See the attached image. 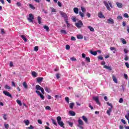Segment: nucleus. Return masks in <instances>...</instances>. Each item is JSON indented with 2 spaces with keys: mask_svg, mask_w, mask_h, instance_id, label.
<instances>
[{
  "mask_svg": "<svg viewBox=\"0 0 129 129\" xmlns=\"http://www.w3.org/2000/svg\"><path fill=\"white\" fill-rule=\"evenodd\" d=\"M56 76L57 79H59L60 78V75L59 74H56Z\"/></svg>",
  "mask_w": 129,
  "mask_h": 129,
  "instance_id": "nucleus-63",
  "label": "nucleus"
},
{
  "mask_svg": "<svg viewBox=\"0 0 129 129\" xmlns=\"http://www.w3.org/2000/svg\"><path fill=\"white\" fill-rule=\"evenodd\" d=\"M110 50L111 51H113V53L115 54V52H116V48H115V47H110Z\"/></svg>",
  "mask_w": 129,
  "mask_h": 129,
  "instance_id": "nucleus-14",
  "label": "nucleus"
},
{
  "mask_svg": "<svg viewBox=\"0 0 129 129\" xmlns=\"http://www.w3.org/2000/svg\"><path fill=\"white\" fill-rule=\"evenodd\" d=\"M41 21H42V18H41V17L38 16V24H39V25H41V24H42V22H41Z\"/></svg>",
  "mask_w": 129,
  "mask_h": 129,
  "instance_id": "nucleus-24",
  "label": "nucleus"
},
{
  "mask_svg": "<svg viewBox=\"0 0 129 129\" xmlns=\"http://www.w3.org/2000/svg\"><path fill=\"white\" fill-rule=\"evenodd\" d=\"M107 105H109V106H111L110 108H112V104L111 103H109V102L107 103Z\"/></svg>",
  "mask_w": 129,
  "mask_h": 129,
  "instance_id": "nucleus-57",
  "label": "nucleus"
},
{
  "mask_svg": "<svg viewBox=\"0 0 129 129\" xmlns=\"http://www.w3.org/2000/svg\"><path fill=\"white\" fill-rule=\"evenodd\" d=\"M17 6H18V7H21V6H22V4L20 2H17Z\"/></svg>",
  "mask_w": 129,
  "mask_h": 129,
  "instance_id": "nucleus-62",
  "label": "nucleus"
},
{
  "mask_svg": "<svg viewBox=\"0 0 129 129\" xmlns=\"http://www.w3.org/2000/svg\"><path fill=\"white\" fill-rule=\"evenodd\" d=\"M74 106V103H70V108L71 109H73V107Z\"/></svg>",
  "mask_w": 129,
  "mask_h": 129,
  "instance_id": "nucleus-30",
  "label": "nucleus"
},
{
  "mask_svg": "<svg viewBox=\"0 0 129 129\" xmlns=\"http://www.w3.org/2000/svg\"><path fill=\"white\" fill-rule=\"evenodd\" d=\"M51 12L52 13H56L57 12V11H56V9H55L54 8H51Z\"/></svg>",
  "mask_w": 129,
  "mask_h": 129,
  "instance_id": "nucleus-46",
  "label": "nucleus"
},
{
  "mask_svg": "<svg viewBox=\"0 0 129 129\" xmlns=\"http://www.w3.org/2000/svg\"><path fill=\"white\" fill-rule=\"evenodd\" d=\"M98 16L99 17V18H100V19H102V18H104V16L103 15V14H102V12H100L98 14Z\"/></svg>",
  "mask_w": 129,
  "mask_h": 129,
  "instance_id": "nucleus-13",
  "label": "nucleus"
},
{
  "mask_svg": "<svg viewBox=\"0 0 129 129\" xmlns=\"http://www.w3.org/2000/svg\"><path fill=\"white\" fill-rule=\"evenodd\" d=\"M51 120L52 121V123L53 124H54L55 125H56V126H57V125H58V124H57V122L56 121V120H55L54 119H51Z\"/></svg>",
  "mask_w": 129,
  "mask_h": 129,
  "instance_id": "nucleus-25",
  "label": "nucleus"
},
{
  "mask_svg": "<svg viewBox=\"0 0 129 129\" xmlns=\"http://www.w3.org/2000/svg\"><path fill=\"white\" fill-rule=\"evenodd\" d=\"M45 91H46V92H47V93H50V92H51V90H50V89H49V88H48V87H46L45 88Z\"/></svg>",
  "mask_w": 129,
  "mask_h": 129,
  "instance_id": "nucleus-23",
  "label": "nucleus"
},
{
  "mask_svg": "<svg viewBox=\"0 0 129 129\" xmlns=\"http://www.w3.org/2000/svg\"><path fill=\"white\" fill-rule=\"evenodd\" d=\"M56 120L58 125H60L61 127H64V122L62 121V118L61 117V116H57L56 118Z\"/></svg>",
  "mask_w": 129,
  "mask_h": 129,
  "instance_id": "nucleus-2",
  "label": "nucleus"
},
{
  "mask_svg": "<svg viewBox=\"0 0 129 129\" xmlns=\"http://www.w3.org/2000/svg\"><path fill=\"white\" fill-rule=\"evenodd\" d=\"M5 88L6 89H11V87H10V86L8 85H6Z\"/></svg>",
  "mask_w": 129,
  "mask_h": 129,
  "instance_id": "nucleus-43",
  "label": "nucleus"
},
{
  "mask_svg": "<svg viewBox=\"0 0 129 129\" xmlns=\"http://www.w3.org/2000/svg\"><path fill=\"white\" fill-rule=\"evenodd\" d=\"M119 103H122L123 102V99L122 98H120L119 100Z\"/></svg>",
  "mask_w": 129,
  "mask_h": 129,
  "instance_id": "nucleus-51",
  "label": "nucleus"
},
{
  "mask_svg": "<svg viewBox=\"0 0 129 129\" xmlns=\"http://www.w3.org/2000/svg\"><path fill=\"white\" fill-rule=\"evenodd\" d=\"M77 39H83V36H82V35H78L77 36Z\"/></svg>",
  "mask_w": 129,
  "mask_h": 129,
  "instance_id": "nucleus-36",
  "label": "nucleus"
},
{
  "mask_svg": "<svg viewBox=\"0 0 129 129\" xmlns=\"http://www.w3.org/2000/svg\"><path fill=\"white\" fill-rule=\"evenodd\" d=\"M122 19V16H118L117 17V20H121Z\"/></svg>",
  "mask_w": 129,
  "mask_h": 129,
  "instance_id": "nucleus-58",
  "label": "nucleus"
},
{
  "mask_svg": "<svg viewBox=\"0 0 129 129\" xmlns=\"http://www.w3.org/2000/svg\"><path fill=\"white\" fill-rule=\"evenodd\" d=\"M108 24H110L111 25H113L114 24V21L112 18H109L107 20Z\"/></svg>",
  "mask_w": 129,
  "mask_h": 129,
  "instance_id": "nucleus-8",
  "label": "nucleus"
},
{
  "mask_svg": "<svg viewBox=\"0 0 129 129\" xmlns=\"http://www.w3.org/2000/svg\"><path fill=\"white\" fill-rule=\"evenodd\" d=\"M125 65L126 67H127V68H129V64H128V62H125Z\"/></svg>",
  "mask_w": 129,
  "mask_h": 129,
  "instance_id": "nucleus-64",
  "label": "nucleus"
},
{
  "mask_svg": "<svg viewBox=\"0 0 129 129\" xmlns=\"http://www.w3.org/2000/svg\"><path fill=\"white\" fill-rule=\"evenodd\" d=\"M71 40L72 41H76V38L74 36H72L71 38Z\"/></svg>",
  "mask_w": 129,
  "mask_h": 129,
  "instance_id": "nucleus-52",
  "label": "nucleus"
},
{
  "mask_svg": "<svg viewBox=\"0 0 129 129\" xmlns=\"http://www.w3.org/2000/svg\"><path fill=\"white\" fill-rule=\"evenodd\" d=\"M112 78L114 82H115V83H117V79H116V77H115V76H112Z\"/></svg>",
  "mask_w": 129,
  "mask_h": 129,
  "instance_id": "nucleus-21",
  "label": "nucleus"
},
{
  "mask_svg": "<svg viewBox=\"0 0 129 129\" xmlns=\"http://www.w3.org/2000/svg\"><path fill=\"white\" fill-rule=\"evenodd\" d=\"M124 77L125 79H126V80L128 79V77L127 76V75L126 74H124Z\"/></svg>",
  "mask_w": 129,
  "mask_h": 129,
  "instance_id": "nucleus-48",
  "label": "nucleus"
},
{
  "mask_svg": "<svg viewBox=\"0 0 129 129\" xmlns=\"http://www.w3.org/2000/svg\"><path fill=\"white\" fill-rule=\"evenodd\" d=\"M86 61L87 62H88V63H89V62H90V57H86Z\"/></svg>",
  "mask_w": 129,
  "mask_h": 129,
  "instance_id": "nucleus-38",
  "label": "nucleus"
},
{
  "mask_svg": "<svg viewBox=\"0 0 129 129\" xmlns=\"http://www.w3.org/2000/svg\"><path fill=\"white\" fill-rule=\"evenodd\" d=\"M104 68H105V69H108V70H109V71H111V70H112L111 67L107 66H104Z\"/></svg>",
  "mask_w": 129,
  "mask_h": 129,
  "instance_id": "nucleus-20",
  "label": "nucleus"
},
{
  "mask_svg": "<svg viewBox=\"0 0 129 129\" xmlns=\"http://www.w3.org/2000/svg\"><path fill=\"white\" fill-rule=\"evenodd\" d=\"M65 100L67 102V103H69V98L68 97H65Z\"/></svg>",
  "mask_w": 129,
  "mask_h": 129,
  "instance_id": "nucleus-45",
  "label": "nucleus"
},
{
  "mask_svg": "<svg viewBox=\"0 0 129 129\" xmlns=\"http://www.w3.org/2000/svg\"><path fill=\"white\" fill-rule=\"evenodd\" d=\"M116 5H117V7L119 8H122V3H119L118 2L116 3Z\"/></svg>",
  "mask_w": 129,
  "mask_h": 129,
  "instance_id": "nucleus-16",
  "label": "nucleus"
},
{
  "mask_svg": "<svg viewBox=\"0 0 129 129\" xmlns=\"http://www.w3.org/2000/svg\"><path fill=\"white\" fill-rule=\"evenodd\" d=\"M71 61H76V58H75L74 57H72L70 58Z\"/></svg>",
  "mask_w": 129,
  "mask_h": 129,
  "instance_id": "nucleus-54",
  "label": "nucleus"
},
{
  "mask_svg": "<svg viewBox=\"0 0 129 129\" xmlns=\"http://www.w3.org/2000/svg\"><path fill=\"white\" fill-rule=\"evenodd\" d=\"M98 59L99 60H103V57H102V56L100 55L99 56H98Z\"/></svg>",
  "mask_w": 129,
  "mask_h": 129,
  "instance_id": "nucleus-49",
  "label": "nucleus"
},
{
  "mask_svg": "<svg viewBox=\"0 0 129 129\" xmlns=\"http://www.w3.org/2000/svg\"><path fill=\"white\" fill-rule=\"evenodd\" d=\"M34 15L32 14H29V17L27 18L28 21L29 23H33L34 22Z\"/></svg>",
  "mask_w": 129,
  "mask_h": 129,
  "instance_id": "nucleus-4",
  "label": "nucleus"
},
{
  "mask_svg": "<svg viewBox=\"0 0 129 129\" xmlns=\"http://www.w3.org/2000/svg\"><path fill=\"white\" fill-rule=\"evenodd\" d=\"M24 121L26 125H29L30 124V121H29V120H24Z\"/></svg>",
  "mask_w": 129,
  "mask_h": 129,
  "instance_id": "nucleus-26",
  "label": "nucleus"
},
{
  "mask_svg": "<svg viewBox=\"0 0 129 129\" xmlns=\"http://www.w3.org/2000/svg\"><path fill=\"white\" fill-rule=\"evenodd\" d=\"M78 123L79 124L77 125L78 127H79L81 129L84 128L83 126H82L84 124L83 121H82V120H81V119H79L78 120Z\"/></svg>",
  "mask_w": 129,
  "mask_h": 129,
  "instance_id": "nucleus-3",
  "label": "nucleus"
},
{
  "mask_svg": "<svg viewBox=\"0 0 129 129\" xmlns=\"http://www.w3.org/2000/svg\"><path fill=\"white\" fill-rule=\"evenodd\" d=\"M4 126L5 128H7V129L9 128V124H5Z\"/></svg>",
  "mask_w": 129,
  "mask_h": 129,
  "instance_id": "nucleus-55",
  "label": "nucleus"
},
{
  "mask_svg": "<svg viewBox=\"0 0 129 129\" xmlns=\"http://www.w3.org/2000/svg\"><path fill=\"white\" fill-rule=\"evenodd\" d=\"M88 28L89 29V30L91 31V32H94V29L92 27L90 26H88Z\"/></svg>",
  "mask_w": 129,
  "mask_h": 129,
  "instance_id": "nucleus-28",
  "label": "nucleus"
},
{
  "mask_svg": "<svg viewBox=\"0 0 129 129\" xmlns=\"http://www.w3.org/2000/svg\"><path fill=\"white\" fill-rule=\"evenodd\" d=\"M81 10L82 12H83V13H85V11H86L85 8H84V7H81Z\"/></svg>",
  "mask_w": 129,
  "mask_h": 129,
  "instance_id": "nucleus-44",
  "label": "nucleus"
},
{
  "mask_svg": "<svg viewBox=\"0 0 129 129\" xmlns=\"http://www.w3.org/2000/svg\"><path fill=\"white\" fill-rule=\"evenodd\" d=\"M75 26L77 27V28H81L82 26H83V23H82V21L81 20H79L78 23H76L75 24Z\"/></svg>",
  "mask_w": 129,
  "mask_h": 129,
  "instance_id": "nucleus-5",
  "label": "nucleus"
},
{
  "mask_svg": "<svg viewBox=\"0 0 129 129\" xmlns=\"http://www.w3.org/2000/svg\"><path fill=\"white\" fill-rule=\"evenodd\" d=\"M59 14H60V16H61V17H62V18H66V17H68L67 14H66V13H65L62 11H60Z\"/></svg>",
  "mask_w": 129,
  "mask_h": 129,
  "instance_id": "nucleus-11",
  "label": "nucleus"
},
{
  "mask_svg": "<svg viewBox=\"0 0 129 129\" xmlns=\"http://www.w3.org/2000/svg\"><path fill=\"white\" fill-rule=\"evenodd\" d=\"M68 123L69 124L70 126H71V127H72V126H73V122H71L70 121H68Z\"/></svg>",
  "mask_w": 129,
  "mask_h": 129,
  "instance_id": "nucleus-41",
  "label": "nucleus"
},
{
  "mask_svg": "<svg viewBox=\"0 0 129 129\" xmlns=\"http://www.w3.org/2000/svg\"><path fill=\"white\" fill-rule=\"evenodd\" d=\"M123 16H124V17H125V18H128V14H126V13H125V14H124V15H123Z\"/></svg>",
  "mask_w": 129,
  "mask_h": 129,
  "instance_id": "nucleus-60",
  "label": "nucleus"
},
{
  "mask_svg": "<svg viewBox=\"0 0 129 129\" xmlns=\"http://www.w3.org/2000/svg\"><path fill=\"white\" fill-rule=\"evenodd\" d=\"M79 14L80 17H81L82 18H84V13L81 12V11L79 12Z\"/></svg>",
  "mask_w": 129,
  "mask_h": 129,
  "instance_id": "nucleus-32",
  "label": "nucleus"
},
{
  "mask_svg": "<svg viewBox=\"0 0 129 129\" xmlns=\"http://www.w3.org/2000/svg\"><path fill=\"white\" fill-rule=\"evenodd\" d=\"M40 90L41 91L42 94H45V91L44 90V88H42Z\"/></svg>",
  "mask_w": 129,
  "mask_h": 129,
  "instance_id": "nucleus-50",
  "label": "nucleus"
},
{
  "mask_svg": "<svg viewBox=\"0 0 129 129\" xmlns=\"http://www.w3.org/2000/svg\"><path fill=\"white\" fill-rule=\"evenodd\" d=\"M103 4H104V5H105V6L106 8H107V10L108 11H110V7H109V5H108V4L107 3V2H106V1H104Z\"/></svg>",
  "mask_w": 129,
  "mask_h": 129,
  "instance_id": "nucleus-10",
  "label": "nucleus"
},
{
  "mask_svg": "<svg viewBox=\"0 0 129 129\" xmlns=\"http://www.w3.org/2000/svg\"><path fill=\"white\" fill-rule=\"evenodd\" d=\"M82 58H83L84 59V58H85V57H86V55L85 53H82Z\"/></svg>",
  "mask_w": 129,
  "mask_h": 129,
  "instance_id": "nucleus-61",
  "label": "nucleus"
},
{
  "mask_svg": "<svg viewBox=\"0 0 129 129\" xmlns=\"http://www.w3.org/2000/svg\"><path fill=\"white\" fill-rule=\"evenodd\" d=\"M121 41L122 44H126V41H125V39H124L123 38H121Z\"/></svg>",
  "mask_w": 129,
  "mask_h": 129,
  "instance_id": "nucleus-33",
  "label": "nucleus"
},
{
  "mask_svg": "<svg viewBox=\"0 0 129 129\" xmlns=\"http://www.w3.org/2000/svg\"><path fill=\"white\" fill-rule=\"evenodd\" d=\"M74 12L75 14H78V12H79L78 8H74Z\"/></svg>",
  "mask_w": 129,
  "mask_h": 129,
  "instance_id": "nucleus-29",
  "label": "nucleus"
},
{
  "mask_svg": "<svg viewBox=\"0 0 129 129\" xmlns=\"http://www.w3.org/2000/svg\"><path fill=\"white\" fill-rule=\"evenodd\" d=\"M54 97H55V98H61V96H59L58 95H55L54 96Z\"/></svg>",
  "mask_w": 129,
  "mask_h": 129,
  "instance_id": "nucleus-59",
  "label": "nucleus"
},
{
  "mask_svg": "<svg viewBox=\"0 0 129 129\" xmlns=\"http://www.w3.org/2000/svg\"><path fill=\"white\" fill-rule=\"evenodd\" d=\"M90 53H91V54H92V55H94V56H96L97 55V51H91Z\"/></svg>",
  "mask_w": 129,
  "mask_h": 129,
  "instance_id": "nucleus-27",
  "label": "nucleus"
},
{
  "mask_svg": "<svg viewBox=\"0 0 129 129\" xmlns=\"http://www.w3.org/2000/svg\"><path fill=\"white\" fill-rule=\"evenodd\" d=\"M60 32L61 33V34H64V35L67 34V32H66V30H61Z\"/></svg>",
  "mask_w": 129,
  "mask_h": 129,
  "instance_id": "nucleus-34",
  "label": "nucleus"
},
{
  "mask_svg": "<svg viewBox=\"0 0 129 129\" xmlns=\"http://www.w3.org/2000/svg\"><path fill=\"white\" fill-rule=\"evenodd\" d=\"M23 86L25 89H28V84H27V82H24L23 83Z\"/></svg>",
  "mask_w": 129,
  "mask_h": 129,
  "instance_id": "nucleus-19",
  "label": "nucleus"
},
{
  "mask_svg": "<svg viewBox=\"0 0 129 129\" xmlns=\"http://www.w3.org/2000/svg\"><path fill=\"white\" fill-rule=\"evenodd\" d=\"M38 50H39V46H35L34 51H35V52H37Z\"/></svg>",
  "mask_w": 129,
  "mask_h": 129,
  "instance_id": "nucleus-42",
  "label": "nucleus"
},
{
  "mask_svg": "<svg viewBox=\"0 0 129 129\" xmlns=\"http://www.w3.org/2000/svg\"><path fill=\"white\" fill-rule=\"evenodd\" d=\"M41 88H42V87H41V86H40V85H36V89L37 90L36 91V92L37 93L38 95H39L40 97V98H41V99H42V100H44V99H45V96H44L43 95V94H42V93H41L40 91H38V90H40Z\"/></svg>",
  "mask_w": 129,
  "mask_h": 129,
  "instance_id": "nucleus-1",
  "label": "nucleus"
},
{
  "mask_svg": "<svg viewBox=\"0 0 129 129\" xmlns=\"http://www.w3.org/2000/svg\"><path fill=\"white\" fill-rule=\"evenodd\" d=\"M66 50H70V45L67 44L66 45Z\"/></svg>",
  "mask_w": 129,
  "mask_h": 129,
  "instance_id": "nucleus-39",
  "label": "nucleus"
},
{
  "mask_svg": "<svg viewBox=\"0 0 129 129\" xmlns=\"http://www.w3.org/2000/svg\"><path fill=\"white\" fill-rule=\"evenodd\" d=\"M93 100H94L97 104L100 105V102H99V100L98 99V97H93Z\"/></svg>",
  "mask_w": 129,
  "mask_h": 129,
  "instance_id": "nucleus-7",
  "label": "nucleus"
},
{
  "mask_svg": "<svg viewBox=\"0 0 129 129\" xmlns=\"http://www.w3.org/2000/svg\"><path fill=\"white\" fill-rule=\"evenodd\" d=\"M124 59L125 60V61H127V60H128V56L126 55H125Z\"/></svg>",
  "mask_w": 129,
  "mask_h": 129,
  "instance_id": "nucleus-56",
  "label": "nucleus"
},
{
  "mask_svg": "<svg viewBox=\"0 0 129 129\" xmlns=\"http://www.w3.org/2000/svg\"><path fill=\"white\" fill-rule=\"evenodd\" d=\"M21 37L22 39H23V40H24V42L28 41V39H27V38H26L25 36H24V35H21Z\"/></svg>",
  "mask_w": 129,
  "mask_h": 129,
  "instance_id": "nucleus-22",
  "label": "nucleus"
},
{
  "mask_svg": "<svg viewBox=\"0 0 129 129\" xmlns=\"http://www.w3.org/2000/svg\"><path fill=\"white\" fill-rule=\"evenodd\" d=\"M57 5H58V7H59L60 8L62 7V3L61 2H58Z\"/></svg>",
  "mask_w": 129,
  "mask_h": 129,
  "instance_id": "nucleus-47",
  "label": "nucleus"
},
{
  "mask_svg": "<svg viewBox=\"0 0 129 129\" xmlns=\"http://www.w3.org/2000/svg\"><path fill=\"white\" fill-rule=\"evenodd\" d=\"M3 93L4 94H5V95H6V96H8V97H10L11 98H13V97L12 96V94H11L10 92L7 91H4Z\"/></svg>",
  "mask_w": 129,
  "mask_h": 129,
  "instance_id": "nucleus-6",
  "label": "nucleus"
},
{
  "mask_svg": "<svg viewBox=\"0 0 129 129\" xmlns=\"http://www.w3.org/2000/svg\"><path fill=\"white\" fill-rule=\"evenodd\" d=\"M82 118L83 119V120H84L85 122L86 123H88V119H87V117H86L85 116L83 115L82 117Z\"/></svg>",
  "mask_w": 129,
  "mask_h": 129,
  "instance_id": "nucleus-12",
  "label": "nucleus"
},
{
  "mask_svg": "<svg viewBox=\"0 0 129 129\" xmlns=\"http://www.w3.org/2000/svg\"><path fill=\"white\" fill-rule=\"evenodd\" d=\"M69 113L72 115V116H75L76 115V113L73 111H69Z\"/></svg>",
  "mask_w": 129,
  "mask_h": 129,
  "instance_id": "nucleus-15",
  "label": "nucleus"
},
{
  "mask_svg": "<svg viewBox=\"0 0 129 129\" xmlns=\"http://www.w3.org/2000/svg\"><path fill=\"white\" fill-rule=\"evenodd\" d=\"M111 109H112V108H108V110H107V111H106V113L108 114V115H110V113L111 112V111H112V110Z\"/></svg>",
  "mask_w": 129,
  "mask_h": 129,
  "instance_id": "nucleus-17",
  "label": "nucleus"
},
{
  "mask_svg": "<svg viewBox=\"0 0 129 129\" xmlns=\"http://www.w3.org/2000/svg\"><path fill=\"white\" fill-rule=\"evenodd\" d=\"M29 7L31 9H32V10H35V9H36V8H35V6H33V5L32 4H30L29 5Z\"/></svg>",
  "mask_w": 129,
  "mask_h": 129,
  "instance_id": "nucleus-37",
  "label": "nucleus"
},
{
  "mask_svg": "<svg viewBox=\"0 0 129 129\" xmlns=\"http://www.w3.org/2000/svg\"><path fill=\"white\" fill-rule=\"evenodd\" d=\"M64 21L66 23H68V16H67L66 17L64 18Z\"/></svg>",
  "mask_w": 129,
  "mask_h": 129,
  "instance_id": "nucleus-53",
  "label": "nucleus"
},
{
  "mask_svg": "<svg viewBox=\"0 0 129 129\" xmlns=\"http://www.w3.org/2000/svg\"><path fill=\"white\" fill-rule=\"evenodd\" d=\"M32 75L33 77H36L37 76V73H36V72H32Z\"/></svg>",
  "mask_w": 129,
  "mask_h": 129,
  "instance_id": "nucleus-35",
  "label": "nucleus"
},
{
  "mask_svg": "<svg viewBox=\"0 0 129 129\" xmlns=\"http://www.w3.org/2000/svg\"><path fill=\"white\" fill-rule=\"evenodd\" d=\"M43 28L45 30H46V32H50V28H49V27L47 25H44L43 26Z\"/></svg>",
  "mask_w": 129,
  "mask_h": 129,
  "instance_id": "nucleus-18",
  "label": "nucleus"
},
{
  "mask_svg": "<svg viewBox=\"0 0 129 129\" xmlns=\"http://www.w3.org/2000/svg\"><path fill=\"white\" fill-rule=\"evenodd\" d=\"M45 109L46 110H51V107L50 106H46L45 107Z\"/></svg>",
  "mask_w": 129,
  "mask_h": 129,
  "instance_id": "nucleus-40",
  "label": "nucleus"
},
{
  "mask_svg": "<svg viewBox=\"0 0 129 129\" xmlns=\"http://www.w3.org/2000/svg\"><path fill=\"white\" fill-rule=\"evenodd\" d=\"M44 80V78L43 77H39L37 79V81L38 83H39V84H41L42 83V81Z\"/></svg>",
  "mask_w": 129,
  "mask_h": 129,
  "instance_id": "nucleus-9",
  "label": "nucleus"
},
{
  "mask_svg": "<svg viewBox=\"0 0 129 129\" xmlns=\"http://www.w3.org/2000/svg\"><path fill=\"white\" fill-rule=\"evenodd\" d=\"M17 103L19 104V105H20V106H22V102L21 101V100H17Z\"/></svg>",
  "mask_w": 129,
  "mask_h": 129,
  "instance_id": "nucleus-31",
  "label": "nucleus"
}]
</instances>
